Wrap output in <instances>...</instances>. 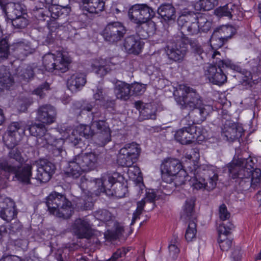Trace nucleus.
<instances>
[{"label": "nucleus", "instance_id": "obj_1", "mask_svg": "<svg viewBox=\"0 0 261 261\" xmlns=\"http://www.w3.org/2000/svg\"><path fill=\"white\" fill-rule=\"evenodd\" d=\"M28 129L31 135L37 137V142L42 147L53 146V153L56 155L61 154L62 146L65 143H71L76 146L81 141V137L87 139L92 137L95 130V137L99 145L104 146L111 140V131L108 123L103 120L96 121L94 119L91 125L80 124L74 129L67 128L60 132L62 137L55 139L49 133H46L44 125L28 122Z\"/></svg>", "mask_w": 261, "mask_h": 261}, {"label": "nucleus", "instance_id": "obj_2", "mask_svg": "<svg viewBox=\"0 0 261 261\" xmlns=\"http://www.w3.org/2000/svg\"><path fill=\"white\" fill-rule=\"evenodd\" d=\"M117 173H114L113 175L104 174L100 178L96 179L93 181H89L82 176L81 178L80 187L83 193H87L88 205L85 204L84 209H88L92 205V198L94 195L98 196L101 193H105L108 196H114L118 198H122L125 196L127 192L126 186L120 183Z\"/></svg>", "mask_w": 261, "mask_h": 261}, {"label": "nucleus", "instance_id": "obj_3", "mask_svg": "<svg viewBox=\"0 0 261 261\" xmlns=\"http://www.w3.org/2000/svg\"><path fill=\"white\" fill-rule=\"evenodd\" d=\"M191 166L188 167L190 185L194 189L206 190L214 189L217 185L218 176L211 167L205 165L199 164L200 154L199 150L193 149L190 153L187 152L184 159Z\"/></svg>", "mask_w": 261, "mask_h": 261}, {"label": "nucleus", "instance_id": "obj_4", "mask_svg": "<svg viewBox=\"0 0 261 261\" xmlns=\"http://www.w3.org/2000/svg\"><path fill=\"white\" fill-rule=\"evenodd\" d=\"M256 161L254 157L245 159L234 156L228 165L230 176L243 187L246 179L251 175V187L254 189L259 188L261 185V170L254 168Z\"/></svg>", "mask_w": 261, "mask_h": 261}, {"label": "nucleus", "instance_id": "obj_5", "mask_svg": "<svg viewBox=\"0 0 261 261\" xmlns=\"http://www.w3.org/2000/svg\"><path fill=\"white\" fill-rule=\"evenodd\" d=\"M9 160L3 158L0 159V188H4L6 186L8 179V174H15V178L17 180L29 184L32 175V166L31 165L25 164L21 167L17 166L13 163L15 160L21 163L24 160L22 158L20 151L17 148H13L9 153Z\"/></svg>", "mask_w": 261, "mask_h": 261}, {"label": "nucleus", "instance_id": "obj_6", "mask_svg": "<svg viewBox=\"0 0 261 261\" xmlns=\"http://www.w3.org/2000/svg\"><path fill=\"white\" fill-rule=\"evenodd\" d=\"M179 16L177 23L181 31L188 35H195L200 31L206 32L212 25L211 21L207 20L205 15L197 14L190 9L188 1H182L179 5Z\"/></svg>", "mask_w": 261, "mask_h": 261}, {"label": "nucleus", "instance_id": "obj_7", "mask_svg": "<svg viewBox=\"0 0 261 261\" xmlns=\"http://www.w3.org/2000/svg\"><path fill=\"white\" fill-rule=\"evenodd\" d=\"M227 67L237 71L238 73L234 76L240 79L241 82L249 84L253 80L254 75L250 71L242 70L238 65L234 64L228 60L217 59L214 65L208 64L204 67V75L208 81L214 85H221L227 80V76L224 73L222 68Z\"/></svg>", "mask_w": 261, "mask_h": 261}, {"label": "nucleus", "instance_id": "obj_8", "mask_svg": "<svg viewBox=\"0 0 261 261\" xmlns=\"http://www.w3.org/2000/svg\"><path fill=\"white\" fill-rule=\"evenodd\" d=\"M174 94L177 103L182 108L194 109L192 113L199 114L201 116L200 121H203L213 110L211 105H204L201 107L199 95L194 90L186 85H180Z\"/></svg>", "mask_w": 261, "mask_h": 261}, {"label": "nucleus", "instance_id": "obj_9", "mask_svg": "<svg viewBox=\"0 0 261 261\" xmlns=\"http://www.w3.org/2000/svg\"><path fill=\"white\" fill-rule=\"evenodd\" d=\"M162 180L175 187L185 185L189 178V173L177 159L167 158L161 165Z\"/></svg>", "mask_w": 261, "mask_h": 261}, {"label": "nucleus", "instance_id": "obj_10", "mask_svg": "<svg viewBox=\"0 0 261 261\" xmlns=\"http://www.w3.org/2000/svg\"><path fill=\"white\" fill-rule=\"evenodd\" d=\"M98 155L93 152L81 153L68 162L64 169L67 176L77 178L83 172L95 169L98 164Z\"/></svg>", "mask_w": 261, "mask_h": 261}, {"label": "nucleus", "instance_id": "obj_11", "mask_svg": "<svg viewBox=\"0 0 261 261\" xmlns=\"http://www.w3.org/2000/svg\"><path fill=\"white\" fill-rule=\"evenodd\" d=\"M154 15L152 9L143 4H135L128 11L129 20L138 25L144 24V28L148 35L153 33L155 30V23L150 20Z\"/></svg>", "mask_w": 261, "mask_h": 261}, {"label": "nucleus", "instance_id": "obj_12", "mask_svg": "<svg viewBox=\"0 0 261 261\" xmlns=\"http://www.w3.org/2000/svg\"><path fill=\"white\" fill-rule=\"evenodd\" d=\"M46 205L49 212L59 218H68L73 213L71 202L57 192H52L48 196Z\"/></svg>", "mask_w": 261, "mask_h": 261}, {"label": "nucleus", "instance_id": "obj_13", "mask_svg": "<svg viewBox=\"0 0 261 261\" xmlns=\"http://www.w3.org/2000/svg\"><path fill=\"white\" fill-rule=\"evenodd\" d=\"M206 134L205 130L202 127L192 125L177 130L174 134V139L182 145L195 142L200 143L206 139Z\"/></svg>", "mask_w": 261, "mask_h": 261}, {"label": "nucleus", "instance_id": "obj_14", "mask_svg": "<svg viewBox=\"0 0 261 261\" xmlns=\"http://www.w3.org/2000/svg\"><path fill=\"white\" fill-rule=\"evenodd\" d=\"M70 62L71 59L68 54L60 51L45 54L42 58L43 67L48 72L57 70L64 72L68 69Z\"/></svg>", "mask_w": 261, "mask_h": 261}, {"label": "nucleus", "instance_id": "obj_15", "mask_svg": "<svg viewBox=\"0 0 261 261\" xmlns=\"http://www.w3.org/2000/svg\"><path fill=\"white\" fill-rule=\"evenodd\" d=\"M141 149L137 143L126 144L118 152L117 163L122 167H130L137 161Z\"/></svg>", "mask_w": 261, "mask_h": 261}, {"label": "nucleus", "instance_id": "obj_16", "mask_svg": "<svg viewBox=\"0 0 261 261\" xmlns=\"http://www.w3.org/2000/svg\"><path fill=\"white\" fill-rule=\"evenodd\" d=\"M96 219L104 222H109L113 226L111 229L108 228L104 236L107 240H115L122 234L123 227L119 223L112 220L111 214L106 210H100L96 211L94 215Z\"/></svg>", "mask_w": 261, "mask_h": 261}, {"label": "nucleus", "instance_id": "obj_17", "mask_svg": "<svg viewBox=\"0 0 261 261\" xmlns=\"http://www.w3.org/2000/svg\"><path fill=\"white\" fill-rule=\"evenodd\" d=\"M26 125L23 122H13L11 123L3 137L5 144L12 148L19 142L24 135Z\"/></svg>", "mask_w": 261, "mask_h": 261}, {"label": "nucleus", "instance_id": "obj_18", "mask_svg": "<svg viewBox=\"0 0 261 261\" xmlns=\"http://www.w3.org/2000/svg\"><path fill=\"white\" fill-rule=\"evenodd\" d=\"M126 30L122 24L119 22L108 23L102 32L105 39L109 42L119 40L125 33Z\"/></svg>", "mask_w": 261, "mask_h": 261}, {"label": "nucleus", "instance_id": "obj_19", "mask_svg": "<svg viewBox=\"0 0 261 261\" xmlns=\"http://www.w3.org/2000/svg\"><path fill=\"white\" fill-rule=\"evenodd\" d=\"M36 163L37 167L36 179L41 182L49 181L55 173V165L44 159H40L36 161Z\"/></svg>", "mask_w": 261, "mask_h": 261}, {"label": "nucleus", "instance_id": "obj_20", "mask_svg": "<svg viewBox=\"0 0 261 261\" xmlns=\"http://www.w3.org/2000/svg\"><path fill=\"white\" fill-rule=\"evenodd\" d=\"M47 13H45L42 9H38L37 12L35 14L36 17L39 19L45 20V17H51L53 18L56 19L62 15L67 16L71 11V8L68 6L62 7L60 5H51L48 6Z\"/></svg>", "mask_w": 261, "mask_h": 261}, {"label": "nucleus", "instance_id": "obj_21", "mask_svg": "<svg viewBox=\"0 0 261 261\" xmlns=\"http://www.w3.org/2000/svg\"><path fill=\"white\" fill-rule=\"evenodd\" d=\"M71 231L79 238H90L93 234L90 223L87 219H76L71 227Z\"/></svg>", "mask_w": 261, "mask_h": 261}, {"label": "nucleus", "instance_id": "obj_22", "mask_svg": "<svg viewBox=\"0 0 261 261\" xmlns=\"http://www.w3.org/2000/svg\"><path fill=\"white\" fill-rule=\"evenodd\" d=\"M243 133V129L239 124L227 121L224 124L221 132L223 139L228 141H233L241 137Z\"/></svg>", "mask_w": 261, "mask_h": 261}, {"label": "nucleus", "instance_id": "obj_23", "mask_svg": "<svg viewBox=\"0 0 261 261\" xmlns=\"http://www.w3.org/2000/svg\"><path fill=\"white\" fill-rule=\"evenodd\" d=\"M187 52V46L186 44L179 46L178 48L176 45L175 47L168 46L165 48V53L168 58V63L169 64L173 62L181 63L184 60Z\"/></svg>", "mask_w": 261, "mask_h": 261}, {"label": "nucleus", "instance_id": "obj_24", "mask_svg": "<svg viewBox=\"0 0 261 261\" xmlns=\"http://www.w3.org/2000/svg\"><path fill=\"white\" fill-rule=\"evenodd\" d=\"M106 0H81L79 6L86 14H98L104 10Z\"/></svg>", "mask_w": 261, "mask_h": 261}, {"label": "nucleus", "instance_id": "obj_25", "mask_svg": "<svg viewBox=\"0 0 261 261\" xmlns=\"http://www.w3.org/2000/svg\"><path fill=\"white\" fill-rule=\"evenodd\" d=\"M144 44L139 36H130L125 38L123 47L127 53L137 55L141 53Z\"/></svg>", "mask_w": 261, "mask_h": 261}, {"label": "nucleus", "instance_id": "obj_26", "mask_svg": "<svg viewBox=\"0 0 261 261\" xmlns=\"http://www.w3.org/2000/svg\"><path fill=\"white\" fill-rule=\"evenodd\" d=\"M0 217L6 221L13 220L16 215L14 202L9 198H5L0 202Z\"/></svg>", "mask_w": 261, "mask_h": 261}, {"label": "nucleus", "instance_id": "obj_27", "mask_svg": "<svg viewBox=\"0 0 261 261\" xmlns=\"http://www.w3.org/2000/svg\"><path fill=\"white\" fill-rule=\"evenodd\" d=\"M56 112L55 108L50 105L40 107L37 112V119L45 124H50L55 121Z\"/></svg>", "mask_w": 261, "mask_h": 261}, {"label": "nucleus", "instance_id": "obj_28", "mask_svg": "<svg viewBox=\"0 0 261 261\" xmlns=\"http://www.w3.org/2000/svg\"><path fill=\"white\" fill-rule=\"evenodd\" d=\"M111 62L105 59L98 58L93 60L91 64V71L99 76L106 75L111 69Z\"/></svg>", "mask_w": 261, "mask_h": 261}, {"label": "nucleus", "instance_id": "obj_29", "mask_svg": "<svg viewBox=\"0 0 261 261\" xmlns=\"http://www.w3.org/2000/svg\"><path fill=\"white\" fill-rule=\"evenodd\" d=\"M86 82V76L84 73H75L68 80L67 87L72 92H75L80 90Z\"/></svg>", "mask_w": 261, "mask_h": 261}, {"label": "nucleus", "instance_id": "obj_30", "mask_svg": "<svg viewBox=\"0 0 261 261\" xmlns=\"http://www.w3.org/2000/svg\"><path fill=\"white\" fill-rule=\"evenodd\" d=\"M175 9L171 4H163L158 9V13L163 20L169 23L174 22L176 19Z\"/></svg>", "mask_w": 261, "mask_h": 261}, {"label": "nucleus", "instance_id": "obj_31", "mask_svg": "<svg viewBox=\"0 0 261 261\" xmlns=\"http://www.w3.org/2000/svg\"><path fill=\"white\" fill-rule=\"evenodd\" d=\"M190 9L196 12L208 11L213 9L218 5L219 0H198L196 2H190Z\"/></svg>", "mask_w": 261, "mask_h": 261}, {"label": "nucleus", "instance_id": "obj_32", "mask_svg": "<svg viewBox=\"0 0 261 261\" xmlns=\"http://www.w3.org/2000/svg\"><path fill=\"white\" fill-rule=\"evenodd\" d=\"M156 197L155 192L154 190L150 189L146 193V197L144 199H142L140 201L137 203V207L136 211L133 213L132 218V221L131 224H133L135 223L136 220H137L139 216L142 213L143 208L145 203V200L149 202L153 201Z\"/></svg>", "mask_w": 261, "mask_h": 261}, {"label": "nucleus", "instance_id": "obj_33", "mask_svg": "<svg viewBox=\"0 0 261 261\" xmlns=\"http://www.w3.org/2000/svg\"><path fill=\"white\" fill-rule=\"evenodd\" d=\"M135 107L139 111L140 114L145 119H154L155 117L156 108L150 103L144 105L142 102L138 101L135 103Z\"/></svg>", "mask_w": 261, "mask_h": 261}, {"label": "nucleus", "instance_id": "obj_34", "mask_svg": "<svg viewBox=\"0 0 261 261\" xmlns=\"http://www.w3.org/2000/svg\"><path fill=\"white\" fill-rule=\"evenodd\" d=\"M114 92L117 98L126 100L129 97L130 85L118 81L115 85Z\"/></svg>", "mask_w": 261, "mask_h": 261}, {"label": "nucleus", "instance_id": "obj_35", "mask_svg": "<svg viewBox=\"0 0 261 261\" xmlns=\"http://www.w3.org/2000/svg\"><path fill=\"white\" fill-rule=\"evenodd\" d=\"M8 19L11 20L12 25L17 28H24L28 24L27 14L22 15L21 10H19L17 13H12L9 14Z\"/></svg>", "mask_w": 261, "mask_h": 261}, {"label": "nucleus", "instance_id": "obj_36", "mask_svg": "<svg viewBox=\"0 0 261 261\" xmlns=\"http://www.w3.org/2000/svg\"><path fill=\"white\" fill-rule=\"evenodd\" d=\"M225 40L221 37H220L219 34L215 32H213L210 39V44L211 47V53H208L207 54H212V58H214L217 55H219V52L216 51V50L221 47L225 42Z\"/></svg>", "mask_w": 261, "mask_h": 261}, {"label": "nucleus", "instance_id": "obj_37", "mask_svg": "<svg viewBox=\"0 0 261 261\" xmlns=\"http://www.w3.org/2000/svg\"><path fill=\"white\" fill-rule=\"evenodd\" d=\"M214 31L226 41L236 33V30L231 25H223L217 28Z\"/></svg>", "mask_w": 261, "mask_h": 261}, {"label": "nucleus", "instance_id": "obj_38", "mask_svg": "<svg viewBox=\"0 0 261 261\" xmlns=\"http://www.w3.org/2000/svg\"><path fill=\"white\" fill-rule=\"evenodd\" d=\"M127 167L128 169L126 174L128 178L136 183L141 182L142 177L140 168L137 166L132 165Z\"/></svg>", "mask_w": 261, "mask_h": 261}, {"label": "nucleus", "instance_id": "obj_39", "mask_svg": "<svg viewBox=\"0 0 261 261\" xmlns=\"http://www.w3.org/2000/svg\"><path fill=\"white\" fill-rule=\"evenodd\" d=\"M194 206L195 199L193 198L187 199L182 206V215L187 217L191 216L194 213Z\"/></svg>", "mask_w": 261, "mask_h": 261}, {"label": "nucleus", "instance_id": "obj_40", "mask_svg": "<svg viewBox=\"0 0 261 261\" xmlns=\"http://www.w3.org/2000/svg\"><path fill=\"white\" fill-rule=\"evenodd\" d=\"M196 225L194 221H190L185 233V238L188 242L192 241L196 238Z\"/></svg>", "mask_w": 261, "mask_h": 261}, {"label": "nucleus", "instance_id": "obj_41", "mask_svg": "<svg viewBox=\"0 0 261 261\" xmlns=\"http://www.w3.org/2000/svg\"><path fill=\"white\" fill-rule=\"evenodd\" d=\"M233 227V225L230 222L220 224L218 228V237H228Z\"/></svg>", "mask_w": 261, "mask_h": 261}, {"label": "nucleus", "instance_id": "obj_42", "mask_svg": "<svg viewBox=\"0 0 261 261\" xmlns=\"http://www.w3.org/2000/svg\"><path fill=\"white\" fill-rule=\"evenodd\" d=\"M13 84L14 82L10 77L9 73L6 72L5 75L0 77V89L2 90L11 89Z\"/></svg>", "mask_w": 261, "mask_h": 261}, {"label": "nucleus", "instance_id": "obj_43", "mask_svg": "<svg viewBox=\"0 0 261 261\" xmlns=\"http://www.w3.org/2000/svg\"><path fill=\"white\" fill-rule=\"evenodd\" d=\"M218 242L221 249L223 251H228L232 245V239L228 237H218Z\"/></svg>", "mask_w": 261, "mask_h": 261}, {"label": "nucleus", "instance_id": "obj_44", "mask_svg": "<svg viewBox=\"0 0 261 261\" xmlns=\"http://www.w3.org/2000/svg\"><path fill=\"white\" fill-rule=\"evenodd\" d=\"M178 240L177 237L174 236L170 241L168 246L170 255L173 257L176 256L179 252V248L177 246Z\"/></svg>", "mask_w": 261, "mask_h": 261}, {"label": "nucleus", "instance_id": "obj_45", "mask_svg": "<svg viewBox=\"0 0 261 261\" xmlns=\"http://www.w3.org/2000/svg\"><path fill=\"white\" fill-rule=\"evenodd\" d=\"M231 6L229 7L230 15L229 18L234 17V19H239L243 17V12L240 7L239 5L229 4Z\"/></svg>", "mask_w": 261, "mask_h": 261}, {"label": "nucleus", "instance_id": "obj_46", "mask_svg": "<svg viewBox=\"0 0 261 261\" xmlns=\"http://www.w3.org/2000/svg\"><path fill=\"white\" fill-rule=\"evenodd\" d=\"M9 55V45L6 39L0 41V62Z\"/></svg>", "mask_w": 261, "mask_h": 261}, {"label": "nucleus", "instance_id": "obj_47", "mask_svg": "<svg viewBox=\"0 0 261 261\" xmlns=\"http://www.w3.org/2000/svg\"><path fill=\"white\" fill-rule=\"evenodd\" d=\"M229 4L226 5L223 7H219L215 9L214 12L215 14L218 17L226 16L228 18L230 17V11L229 10Z\"/></svg>", "mask_w": 261, "mask_h": 261}, {"label": "nucleus", "instance_id": "obj_48", "mask_svg": "<svg viewBox=\"0 0 261 261\" xmlns=\"http://www.w3.org/2000/svg\"><path fill=\"white\" fill-rule=\"evenodd\" d=\"M33 73L34 71L33 70L29 67L25 70V72H23L19 76H15L13 77V80L15 79H18L19 82L23 84L25 82H28V80L33 76Z\"/></svg>", "mask_w": 261, "mask_h": 261}, {"label": "nucleus", "instance_id": "obj_49", "mask_svg": "<svg viewBox=\"0 0 261 261\" xmlns=\"http://www.w3.org/2000/svg\"><path fill=\"white\" fill-rule=\"evenodd\" d=\"M16 49L18 52H19L24 56H27L28 54H32L35 50V49L31 48L29 45L25 44L23 42H20L16 44Z\"/></svg>", "mask_w": 261, "mask_h": 261}, {"label": "nucleus", "instance_id": "obj_50", "mask_svg": "<svg viewBox=\"0 0 261 261\" xmlns=\"http://www.w3.org/2000/svg\"><path fill=\"white\" fill-rule=\"evenodd\" d=\"M130 91H132L134 94L139 95L143 93L145 90V85L136 83L130 85Z\"/></svg>", "mask_w": 261, "mask_h": 261}, {"label": "nucleus", "instance_id": "obj_51", "mask_svg": "<svg viewBox=\"0 0 261 261\" xmlns=\"http://www.w3.org/2000/svg\"><path fill=\"white\" fill-rule=\"evenodd\" d=\"M93 97L95 102L98 105H104V96L102 94V89L97 88L93 94Z\"/></svg>", "mask_w": 261, "mask_h": 261}, {"label": "nucleus", "instance_id": "obj_52", "mask_svg": "<svg viewBox=\"0 0 261 261\" xmlns=\"http://www.w3.org/2000/svg\"><path fill=\"white\" fill-rule=\"evenodd\" d=\"M219 217L222 220H226L230 217V214L227 210L225 205L221 204L219 207Z\"/></svg>", "mask_w": 261, "mask_h": 261}, {"label": "nucleus", "instance_id": "obj_53", "mask_svg": "<svg viewBox=\"0 0 261 261\" xmlns=\"http://www.w3.org/2000/svg\"><path fill=\"white\" fill-rule=\"evenodd\" d=\"M249 65L251 66V70L253 72L261 71V60L259 58L253 59L250 61Z\"/></svg>", "mask_w": 261, "mask_h": 261}, {"label": "nucleus", "instance_id": "obj_54", "mask_svg": "<svg viewBox=\"0 0 261 261\" xmlns=\"http://www.w3.org/2000/svg\"><path fill=\"white\" fill-rule=\"evenodd\" d=\"M49 88V85L47 83L45 84L42 86L38 87L36 90L34 91V93L40 96V97H43L44 92L47 91Z\"/></svg>", "mask_w": 261, "mask_h": 261}, {"label": "nucleus", "instance_id": "obj_55", "mask_svg": "<svg viewBox=\"0 0 261 261\" xmlns=\"http://www.w3.org/2000/svg\"><path fill=\"white\" fill-rule=\"evenodd\" d=\"M20 105L21 104V106H20L19 108H18V110L20 111V112H24L25 110H27V108H28V105L27 104H22L21 103V102L20 101L19 103Z\"/></svg>", "mask_w": 261, "mask_h": 261}, {"label": "nucleus", "instance_id": "obj_56", "mask_svg": "<svg viewBox=\"0 0 261 261\" xmlns=\"http://www.w3.org/2000/svg\"><path fill=\"white\" fill-rule=\"evenodd\" d=\"M111 11L114 14H119L121 12L119 8L116 7L115 5L112 6Z\"/></svg>", "mask_w": 261, "mask_h": 261}, {"label": "nucleus", "instance_id": "obj_57", "mask_svg": "<svg viewBox=\"0 0 261 261\" xmlns=\"http://www.w3.org/2000/svg\"><path fill=\"white\" fill-rule=\"evenodd\" d=\"M4 121V116L3 110L0 109V125H1Z\"/></svg>", "mask_w": 261, "mask_h": 261}, {"label": "nucleus", "instance_id": "obj_58", "mask_svg": "<svg viewBox=\"0 0 261 261\" xmlns=\"http://www.w3.org/2000/svg\"><path fill=\"white\" fill-rule=\"evenodd\" d=\"M53 0H44L45 3H46V6L45 7H48L49 6H50V5H51V3H53Z\"/></svg>", "mask_w": 261, "mask_h": 261}, {"label": "nucleus", "instance_id": "obj_59", "mask_svg": "<svg viewBox=\"0 0 261 261\" xmlns=\"http://www.w3.org/2000/svg\"><path fill=\"white\" fill-rule=\"evenodd\" d=\"M256 198L258 201H261V190L258 191L256 194Z\"/></svg>", "mask_w": 261, "mask_h": 261}, {"label": "nucleus", "instance_id": "obj_60", "mask_svg": "<svg viewBox=\"0 0 261 261\" xmlns=\"http://www.w3.org/2000/svg\"><path fill=\"white\" fill-rule=\"evenodd\" d=\"M233 261H241V256L239 255H238L237 258H233Z\"/></svg>", "mask_w": 261, "mask_h": 261}, {"label": "nucleus", "instance_id": "obj_61", "mask_svg": "<svg viewBox=\"0 0 261 261\" xmlns=\"http://www.w3.org/2000/svg\"><path fill=\"white\" fill-rule=\"evenodd\" d=\"M196 51V53L198 54H201V48L200 47H197V49H196L195 50Z\"/></svg>", "mask_w": 261, "mask_h": 261}, {"label": "nucleus", "instance_id": "obj_62", "mask_svg": "<svg viewBox=\"0 0 261 261\" xmlns=\"http://www.w3.org/2000/svg\"><path fill=\"white\" fill-rule=\"evenodd\" d=\"M256 259H261V251L259 253L258 255L257 256Z\"/></svg>", "mask_w": 261, "mask_h": 261}, {"label": "nucleus", "instance_id": "obj_63", "mask_svg": "<svg viewBox=\"0 0 261 261\" xmlns=\"http://www.w3.org/2000/svg\"><path fill=\"white\" fill-rule=\"evenodd\" d=\"M86 110H87V111H91V110H92V107H91V106L90 105V106H88V107H87V108H86Z\"/></svg>", "mask_w": 261, "mask_h": 261}, {"label": "nucleus", "instance_id": "obj_64", "mask_svg": "<svg viewBox=\"0 0 261 261\" xmlns=\"http://www.w3.org/2000/svg\"><path fill=\"white\" fill-rule=\"evenodd\" d=\"M199 121V120H197V119H194V120H193V122H198Z\"/></svg>", "mask_w": 261, "mask_h": 261}]
</instances>
